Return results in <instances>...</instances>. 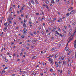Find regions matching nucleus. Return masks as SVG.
<instances>
[{
	"label": "nucleus",
	"instance_id": "nucleus-50",
	"mask_svg": "<svg viewBox=\"0 0 76 76\" xmlns=\"http://www.w3.org/2000/svg\"><path fill=\"white\" fill-rule=\"evenodd\" d=\"M70 63H72V62H73V60H71L70 61Z\"/></svg>",
	"mask_w": 76,
	"mask_h": 76
},
{
	"label": "nucleus",
	"instance_id": "nucleus-40",
	"mask_svg": "<svg viewBox=\"0 0 76 76\" xmlns=\"http://www.w3.org/2000/svg\"><path fill=\"white\" fill-rule=\"evenodd\" d=\"M30 35H31V36H33V34H32V33H31V34H30Z\"/></svg>",
	"mask_w": 76,
	"mask_h": 76
},
{
	"label": "nucleus",
	"instance_id": "nucleus-23",
	"mask_svg": "<svg viewBox=\"0 0 76 76\" xmlns=\"http://www.w3.org/2000/svg\"><path fill=\"white\" fill-rule=\"evenodd\" d=\"M35 2H36L37 4H38V2L37 0H35Z\"/></svg>",
	"mask_w": 76,
	"mask_h": 76
},
{
	"label": "nucleus",
	"instance_id": "nucleus-21",
	"mask_svg": "<svg viewBox=\"0 0 76 76\" xmlns=\"http://www.w3.org/2000/svg\"><path fill=\"white\" fill-rule=\"evenodd\" d=\"M35 57H36V56H33V59H36V58H35Z\"/></svg>",
	"mask_w": 76,
	"mask_h": 76
},
{
	"label": "nucleus",
	"instance_id": "nucleus-51",
	"mask_svg": "<svg viewBox=\"0 0 76 76\" xmlns=\"http://www.w3.org/2000/svg\"><path fill=\"white\" fill-rule=\"evenodd\" d=\"M13 56H16V54L15 53H14L13 54Z\"/></svg>",
	"mask_w": 76,
	"mask_h": 76
},
{
	"label": "nucleus",
	"instance_id": "nucleus-41",
	"mask_svg": "<svg viewBox=\"0 0 76 76\" xmlns=\"http://www.w3.org/2000/svg\"><path fill=\"white\" fill-rule=\"evenodd\" d=\"M7 54V55H10V53L8 52Z\"/></svg>",
	"mask_w": 76,
	"mask_h": 76
},
{
	"label": "nucleus",
	"instance_id": "nucleus-29",
	"mask_svg": "<svg viewBox=\"0 0 76 76\" xmlns=\"http://www.w3.org/2000/svg\"><path fill=\"white\" fill-rule=\"evenodd\" d=\"M17 41H18V42H19V41H21V39L20 40V39H18L17 40Z\"/></svg>",
	"mask_w": 76,
	"mask_h": 76
},
{
	"label": "nucleus",
	"instance_id": "nucleus-56",
	"mask_svg": "<svg viewBox=\"0 0 76 76\" xmlns=\"http://www.w3.org/2000/svg\"><path fill=\"white\" fill-rule=\"evenodd\" d=\"M20 12L21 13H23V12H22V10H20Z\"/></svg>",
	"mask_w": 76,
	"mask_h": 76
},
{
	"label": "nucleus",
	"instance_id": "nucleus-49",
	"mask_svg": "<svg viewBox=\"0 0 76 76\" xmlns=\"http://www.w3.org/2000/svg\"><path fill=\"white\" fill-rule=\"evenodd\" d=\"M39 15V13H37L36 14V15Z\"/></svg>",
	"mask_w": 76,
	"mask_h": 76
},
{
	"label": "nucleus",
	"instance_id": "nucleus-35",
	"mask_svg": "<svg viewBox=\"0 0 76 76\" xmlns=\"http://www.w3.org/2000/svg\"><path fill=\"white\" fill-rule=\"evenodd\" d=\"M59 20H63L62 19H61V18H59Z\"/></svg>",
	"mask_w": 76,
	"mask_h": 76
},
{
	"label": "nucleus",
	"instance_id": "nucleus-36",
	"mask_svg": "<svg viewBox=\"0 0 76 76\" xmlns=\"http://www.w3.org/2000/svg\"><path fill=\"white\" fill-rule=\"evenodd\" d=\"M40 69H41V70H44V69H43V67H42Z\"/></svg>",
	"mask_w": 76,
	"mask_h": 76
},
{
	"label": "nucleus",
	"instance_id": "nucleus-16",
	"mask_svg": "<svg viewBox=\"0 0 76 76\" xmlns=\"http://www.w3.org/2000/svg\"><path fill=\"white\" fill-rule=\"evenodd\" d=\"M46 2H45V3H46V4H48V3H49V1H46Z\"/></svg>",
	"mask_w": 76,
	"mask_h": 76
},
{
	"label": "nucleus",
	"instance_id": "nucleus-9",
	"mask_svg": "<svg viewBox=\"0 0 76 76\" xmlns=\"http://www.w3.org/2000/svg\"><path fill=\"white\" fill-rule=\"evenodd\" d=\"M23 26L24 28H26V24H25V23H24L23 24Z\"/></svg>",
	"mask_w": 76,
	"mask_h": 76
},
{
	"label": "nucleus",
	"instance_id": "nucleus-48",
	"mask_svg": "<svg viewBox=\"0 0 76 76\" xmlns=\"http://www.w3.org/2000/svg\"><path fill=\"white\" fill-rule=\"evenodd\" d=\"M52 32H54V31H55V30L54 29H53L52 30Z\"/></svg>",
	"mask_w": 76,
	"mask_h": 76
},
{
	"label": "nucleus",
	"instance_id": "nucleus-11",
	"mask_svg": "<svg viewBox=\"0 0 76 76\" xmlns=\"http://www.w3.org/2000/svg\"><path fill=\"white\" fill-rule=\"evenodd\" d=\"M32 75L34 76H36V75H37L36 74V73H35V72H33Z\"/></svg>",
	"mask_w": 76,
	"mask_h": 76
},
{
	"label": "nucleus",
	"instance_id": "nucleus-28",
	"mask_svg": "<svg viewBox=\"0 0 76 76\" xmlns=\"http://www.w3.org/2000/svg\"><path fill=\"white\" fill-rule=\"evenodd\" d=\"M59 36H60L61 37H63V35H62V34H59Z\"/></svg>",
	"mask_w": 76,
	"mask_h": 76
},
{
	"label": "nucleus",
	"instance_id": "nucleus-61",
	"mask_svg": "<svg viewBox=\"0 0 76 76\" xmlns=\"http://www.w3.org/2000/svg\"><path fill=\"white\" fill-rule=\"evenodd\" d=\"M52 39H54V37H52Z\"/></svg>",
	"mask_w": 76,
	"mask_h": 76
},
{
	"label": "nucleus",
	"instance_id": "nucleus-34",
	"mask_svg": "<svg viewBox=\"0 0 76 76\" xmlns=\"http://www.w3.org/2000/svg\"><path fill=\"white\" fill-rule=\"evenodd\" d=\"M51 58H50L49 59V61H51Z\"/></svg>",
	"mask_w": 76,
	"mask_h": 76
},
{
	"label": "nucleus",
	"instance_id": "nucleus-59",
	"mask_svg": "<svg viewBox=\"0 0 76 76\" xmlns=\"http://www.w3.org/2000/svg\"><path fill=\"white\" fill-rule=\"evenodd\" d=\"M50 72H52L53 71V69H50Z\"/></svg>",
	"mask_w": 76,
	"mask_h": 76
},
{
	"label": "nucleus",
	"instance_id": "nucleus-64",
	"mask_svg": "<svg viewBox=\"0 0 76 76\" xmlns=\"http://www.w3.org/2000/svg\"><path fill=\"white\" fill-rule=\"evenodd\" d=\"M75 58H76V52H75Z\"/></svg>",
	"mask_w": 76,
	"mask_h": 76
},
{
	"label": "nucleus",
	"instance_id": "nucleus-42",
	"mask_svg": "<svg viewBox=\"0 0 76 76\" xmlns=\"http://www.w3.org/2000/svg\"><path fill=\"white\" fill-rule=\"evenodd\" d=\"M57 2H58V3L60 1L59 0H56Z\"/></svg>",
	"mask_w": 76,
	"mask_h": 76
},
{
	"label": "nucleus",
	"instance_id": "nucleus-62",
	"mask_svg": "<svg viewBox=\"0 0 76 76\" xmlns=\"http://www.w3.org/2000/svg\"><path fill=\"white\" fill-rule=\"evenodd\" d=\"M60 62H58V64H60Z\"/></svg>",
	"mask_w": 76,
	"mask_h": 76
},
{
	"label": "nucleus",
	"instance_id": "nucleus-54",
	"mask_svg": "<svg viewBox=\"0 0 76 76\" xmlns=\"http://www.w3.org/2000/svg\"><path fill=\"white\" fill-rule=\"evenodd\" d=\"M48 29L49 30H50V31H51V28H48Z\"/></svg>",
	"mask_w": 76,
	"mask_h": 76
},
{
	"label": "nucleus",
	"instance_id": "nucleus-32",
	"mask_svg": "<svg viewBox=\"0 0 76 76\" xmlns=\"http://www.w3.org/2000/svg\"><path fill=\"white\" fill-rule=\"evenodd\" d=\"M58 31H61V29H60V28H58Z\"/></svg>",
	"mask_w": 76,
	"mask_h": 76
},
{
	"label": "nucleus",
	"instance_id": "nucleus-5",
	"mask_svg": "<svg viewBox=\"0 0 76 76\" xmlns=\"http://www.w3.org/2000/svg\"><path fill=\"white\" fill-rule=\"evenodd\" d=\"M71 37H72V36H70L69 38L70 39L68 41V42H69L71 40H73V37H72V38L71 39Z\"/></svg>",
	"mask_w": 76,
	"mask_h": 76
},
{
	"label": "nucleus",
	"instance_id": "nucleus-22",
	"mask_svg": "<svg viewBox=\"0 0 76 76\" xmlns=\"http://www.w3.org/2000/svg\"><path fill=\"white\" fill-rule=\"evenodd\" d=\"M24 37L25 36H24V35H23L21 36V38H24Z\"/></svg>",
	"mask_w": 76,
	"mask_h": 76
},
{
	"label": "nucleus",
	"instance_id": "nucleus-3",
	"mask_svg": "<svg viewBox=\"0 0 76 76\" xmlns=\"http://www.w3.org/2000/svg\"><path fill=\"white\" fill-rule=\"evenodd\" d=\"M11 16L9 17V18L7 19V20L8 21H9V20H10V19H11V20H13V18H12V19H11Z\"/></svg>",
	"mask_w": 76,
	"mask_h": 76
},
{
	"label": "nucleus",
	"instance_id": "nucleus-4",
	"mask_svg": "<svg viewBox=\"0 0 76 76\" xmlns=\"http://www.w3.org/2000/svg\"><path fill=\"white\" fill-rule=\"evenodd\" d=\"M75 11L76 12V10H73L72 11L70 12V14H71V15L73 13H75Z\"/></svg>",
	"mask_w": 76,
	"mask_h": 76
},
{
	"label": "nucleus",
	"instance_id": "nucleus-33",
	"mask_svg": "<svg viewBox=\"0 0 76 76\" xmlns=\"http://www.w3.org/2000/svg\"><path fill=\"white\" fill-rule=\"evenodd\" d=\"M3 34V32H2V33H1V34H0V36H1V37H2V36L1 35H2Z\"/></svg>",
	"mask_w": 76,
	"mask_h": 76
},
{
	"label": "nucleus",
	"instance_id": "nucleus-44",
	"mask_svg": "<svg viewBox=\"0 0 76 76\" xmlns=\"http://www.w3.org/2000/svg\"><path fill=\"white\" fill-rule=\"evenodd\" d=\"M67 3H68V4H70V2L69 1H67Z\"/></svg>",
	"mask_w": 76,
	"mask_h": 76
},
{
	"label": "nucleus",
	"instance_id": "nucleus-57",
	"mask_svg": "<svg viewBox=\"0 0 76 76\" xmlns=\"http://www.w3.org/2000/svg\"><path fill=\"white\" fill-rule=\"evenodd\" d=\"M24 50H25V49H24V48H23V49H22V51H24Z\"/></svg>",
	"mask_w": 76,
	"mask_h": 76
},
{
	"label": "nucleus",
	"instance_id": "nucleus-13",
	"mask_svg": "<svg viewBox=\"0 0 76 76\" xmlns=\"http://www.w3.org/2000/svg\"><path fill=\"white\" fill-rule=\"evenodd\" d=\"M37 39H36V40H34V41H33V44H35V42H36V41H37Z\"/></svg>",
	"mask_w": 76,
	"mask_h": 76
},
{
	"label": "nucleus",
	"instance_id": "nucleus-37",
	"mask_svg": "<svg viewBox=\"0 0 76 76\" xmlns=\"http://www.w3.org/2000/svg\"><path fill=\"white\" fill-rule=\"evenodd\" d=\"M8 68V67H6L5 68H4V70H5V69H7Z\"/></svg>",
	"mask_w": 76,
	"mask_h": 76
},
{
	"label": "nucleus",
	"instance_id": "nucleus-24",
	"mask_svg": "<svg viewBox=\"0 0 76 76\" xmlns=\"http://www.w3.org/2000/svg\"><path fill=\"white\" fill-rule=\"evenodd\" d=\"M54 50H55V48H52L51 49V50L52 51H54Z\"/></svg>",
	"mask_w": 76,
	"mask_h": 76
},
{
	"label": "nucleus",
	"instance_id": "nucleus-39",
	"mask_svg": "<svg viewBox=\"0 0 76 76\" xmlns=\"http://www.w3.org/2000/svg\"><path fill=\"white\" fill-rule=\"evenodd\" d=\"M5 61H6V62H7V61H8L7 60V59H6L5 60Z\"/></svg>",
	"mask_w": 76,
	"mask_h": 76
},
{
	"label": "nucleus",
	"instance_id": "nucleus-26",
	"mask_svg": "<svg viewBox=\"0 0 76 76\" xmlns=\"http://www.w3.org/2000/svg\"><path fill=\"white\" fill-rule=\"evenodd\" d=\"M29 23H30V24H32V22H31V21H29Z\"/></svg>",
	"mask_w": 76,
	"mask_h": 76
},
{
	"label": "nucleus",
	"instance_id": "nucleus-46",
	"mask_svg": "<svg viewBox=\"0 0 76 76\" xmlns=\"http://www.w3.org/2000/svg\"><path fill=\"white\" fill-rule=\"evenodd\" d=\"M56 67H58V64H56Z\"/></svg>",
	"mask_w": 76,
	"mask_h": 76
},
{
	"label": "nucleus",
	"instance_id": "nucleus-30",
	"mask_svg": "<svg viewBox=\"0 0 76 76\" xmlns=\"http://www.w3.org/2000/svg\"><path fill=\"white\" fill-rule=\"evenodd\" d=\"M53 28L54 29H57V27L56 26H54Z\"/></svg>",
	"mask_w": 76,
	"mask_h": 76
},
{
	"label": "nucleus",
	"instance_id": "nucleus-63",
	"mask_svg": "<svg viewBox=\"0 0 76 76\" xmlns=\"http://www.w3.org/2000/svg\"><path fill=\"white\" fill-rule=\"evenodd\" d=\"M40 75L41 76H42L43 75V73H41Z\"/></svg>",
	"mask_w": 76,
	"mask_h": 76
},
{
	"label": "nucleus",
	"instance_id": "nucleus-18",
	"mask_svg": "<svg viewBox=\"0 0 76 76\" xmlns=\"http://www.w3.org/2000/svg\"><path fill=\"white\" fill-rule=\"evenodd\" d=\"M55 32L56 33V34H58V35H59V34H59V33H58V31H56Z\"/></svg>",
	"mask_w": 76,
	"mask_h": 76
},
{
	"label": "nucleus",
	"instance_id": "nucleus-55",
	"mask_svg": "<svg viewBox=\"0 0 76 76\" xmlns=\"http://www.w3.org/2000/svg\"><path fill=\"white\" fill-rule=\"evenodd\" d=\"M17 61H20V59H17Z\"/></svg>",
	"mask_w": 76,
	"mask_h": 76
},
{
	"label": "nucleus",
	"instance_id": "nucleus-15",
	"mask_svg": "<svg viewBox=\"0 0 76 76\" xmlns=\"http://www.w3.org/2000/svg\"><path fill=\"white\" fill-rule=\"evenodd\" d=\"M69 15H70V14H69V13H67L66 14V16H67V17H68V16H69Z\"/></svg>",
	"mask_w": 76,
	"mask_h": 76
},
{
	"label": "nucleus",
	"instance_id": "nucleus-12",
	"mask_svg": "<svg viewBox=\"0 0 76 76\" xmlns=\"http://www.w3.org/2000/svg\"><path fill=\"white\" fill-rule=\"evenodd\" d=\"M38 19H39V20H40V21H42V19L41 18H40V17H39Z\"/></svg>",
	"mask_w": 76,
	"mask_h": 76
},
{
	"label": "nucleus",
	"instance_id": "nucleus-43",
	"mask_svg": "<svg viewBox=\"0 0 76 76\" xmlns=\"http://www.w3.org/2000/svg\"><path fill=\"white\" fill-rule=\"evenodd\" d=\"M62 36H64V37H65V36H66V35L64 34H62Z\"/></svg>",
	"mask_w": 76,
	"mask_h": 76
},
{
	"label": "nucleus",
	"instance_id": "nucleus-38",
	"mask_svg": "<svg viewBox=\"0 0 76 76\" xmlns=\"http://www.w3.org/2000/svg\"><path fill=\"white\" fill-rule=\"evenodd\" d=\"M3 21V19H2L1 20H0L1 23H2V21Z\"/></svg>",
	"mask_w": 76,
	"mask_h": 76
},
{
	"label": "nucleus",
	"instance_id": "nucleus-31",
	"mask_svg": "<svg viewBox=\"0 0 76 76\" xmlns=\"http://www.w3.org/2000/svg\"><path fill=\"white\" fill-rule=\"evenodd\" d=\"M2 72L3 73H5V71L3 70L2 71Z\"/></svg>",
	"mask_w": 76,
	"mask_h": 76
},
{
	"label": "nucleus",
	"instance_id": "nucleus-53",
	"mask_svg": "<svg viewBox=\"0 0 76 76\" xmlns=\"http://www.w3.org/2000/svg\"><path fill=\"white\" fill-rule=\"evenodd\" d=\"M14 44V43H13V42H12L11 43V45H13V44Z\"/></svg>",
	"mask_w": 76,
	"mask_h": 76
},
{
	"label": "nucleus",
	"instance_id": "nucleus-27",
	"mask_svg": "<svg viewBox=\"0 0 76 76\" xmlns=\"http://www.w3.org/2000/svg\"><path fill=\"white\" fill-rule=\"evenodd\" d=\"M20 56H22V52H21L20 55Z\"/></svg>",
	"mask_w": 76,
	"mask_h": 76
},
{
	"label": "nucleus",
	"instance_id": "nucleus-6",
	"mask_svg": "<svg viewBox=\"0 0 76 76\" xmlns=\"http://www.w3.org/2000/svg\"><path fill=\"white\" fill-rule=\"evenodd\" d=\"M59 60L62 59V60H64V58L62 56H61V57H59Z\"/></svg>",
	"mask_w": 76,
	"mask_h": 76
},
{
	"label": "nucleus",
	"instance_id": "nucleus-25",
	"mask_svg": "<svg viewBox=\"0 0 76 76\" xmlns=\"http://www.w3.org/2000/svg\"><path fill=\"white\" fill-rule=\"evenodd\" d=\"M64 28H65V29H67V26H64Z\"/></svg>",
	"mask_w": 76,
	"mask_h": 76
},
{
	"label": "nucleus",
	"instance_id": "nucleus-47",
	"mask_svg": "<svg viewBox=\"0 0 76 76\" xmlns=\"http://www.w3.org/2000/svg\"><path fill=\"white\" fill-rule=\"evenodd\" d=\"M56 56H57V55H55V58H57V57Z\"/></svg>",
	"mask_w": 76,
	"mask_h": 76
},
{
	"label": "nucleus",
	"instance_id": "nucleus-7",
	"mask_svg": "<svg viewBox=\"0 0 76 76\" xmlns=\"http://www.w3.org/2000/svg\"><path fill=\"white\" fill-rule=\"evenodd\" d=\"M74 47L76 48V40H75L74 43Z\"/></svg>",
	"mask_w": 76,
	"mask_h": 76
},
{
	"label": "nucleus",
	"instance_id": "nucleus-14",
	"mask_svg": "<svg viewBox=\"0 0 76 76\" xmlns=\"http://www.w3.org/2000/svg\"><path fill=\"white\" fill-rule=\"evenodd\" d=\"M6 29H7V27H4V31H6Z\"/></svg>",
	"mask_w": 76,
	"mask_h": 76
},
{
	"label": "nucleus",
	"instance_id": "nucleus-1",
	"mask_svg": "<svg viewBox=\"0 0 76 76\" xmlns=\"http://www.w3.org/2000/svg\"><path fill=\"white\" fill-rule=\"evenodd\" d=\"M27 31V29H26L24 28V30L23 31V32L24 34H26Z\"/></svg>",
	"mask_w": 76,
	"mask_h": 76
},
{
	"label": "nucleus",
	"instance_id": "nucleus-8",
	"mask_svg": "<svg viewBox=\"0 0 76 76\" xmlns=\"http://www.w3.org/2000/svg\"><path fill=\"white\" fill-rule=\"evenodd\" d=\"M31 2L32 4H33L34 5L35 4V2H34V0H31Z\"/></svg>",
	"mask_w": 76,
	"mask_h": 76
},
{
	"label": "nucleus",
	"instance_id": "nucleus-19",
	"mask_svg": "<svg viewBox=\"0 0 76 76\" xmlns=\"http://www.w3.org/2000/svg\"><path fill=\"white\" fill-rule=\"evenodd\" d=\"M51 3H53V4L55 3V2H54V1H51Z\"/></svg>",
	"mask_w": 76,
	"mask_h": 76
},
{
	"label": "nucleus",
	"instance_id": "nucleus-52",
	"mask_svg": "<svg viewBox=\"0 0 76 76\" xmlns=\"http://www.w3.org/2000/svg\"><path fill=\"white\" fill-rule=\"evenodd\" d=\"M42 34H44V32L43 31H42Z\"/></svg>",
	"mask_w": 76,
	"mask_h": 76
},
{
	"label": "nucleus",
	"instance_id": "nucleus-20",
	"mask_svg": "<svg viewBox=\"0 0 76 76\" xmlns=\"http://www.w3.org/2000/svg\"><path fill=\"white\" fill-rule=\"evenodd\" d=\"M63 64H66V61H63Z\"/></svg>",
	"mask_w": 76,
	"mask_h": 76
},
{
	"label": "nucleus",
	"instance_id": "nucleus-17",
	"mask_svg": "<svg viewBox=\"0 0 76 76\" xmlns=\"http://www.w3.org/2000/svg\"><path fill=\"white\" fill-rule=\"evenodd\" d=\"M12 9H13V8H12V7H11V8H10L9 10V11H12Z\"/></svg>",
	"mask_w": 76,
	"mask_h": 76
},
{
	"label": "nucleus",
	"instance_id": "nucleus-2",
	"mask_svg": "<svg viewBox=\"0 0 76 76\" xmlns=\"http://www.w3.org/2000/svg\"><path fill=\"white\" fill-rule=\"evenodd\" d=\"M8 23L7 22L5 23H4V25H5V27H7L9 26V24L7 25Z\"/></svg>",
	"mask_w": 76,
	"mask_h": 76
},
{
	"label": "nucleus",
	"instance_id": "nucleus-10",
	"mask_svg": "<svg viewBox=\"0 0 76 76\" xmlns=\"http://www.w3.org/2000/svg\"><path fill=\"white\" fill-rule=\"evenodd\" d=\"M53 59H51V64H52V65H53V64H54V62H53Z\"/></svg>",
	"mask_w": 76,
	"mask_h": 76
},
{
	"label": "nucleus",
	"instance_id": "nucleus-45",
	"mask_svg": "<svg viewBox=\"0 0 76 76\" xmlns=\"http://www.w3.org/2000/svg\"><path fill=\"white\" fill-rule=\"evenodd\" d=\"M31 48H34V47L32 45H31Z\"/></svg>",
	"mask_w": 76,
	"mask_h": 76
},
{
	"label": "nucleus",
	"instance_id": "nucleus-60",
	"mask_svg": "<svg viewBox=\"0 0 76 76\" xmlns=\"http://www.w3.org/2000/svg\"><path fill=\"white\" fill-rule=\"evenodd\" d=\"M23 9H24L23 7H22L21 8V10H23Z\"/></svg>",
	"mask_w": 76,
	"mask_h": 76
},
{
	"label": "nucleus",
	"instance_id": "nucleus-58",
	"mask_svg": "<svg viewBox=\"0 0 76 76\" xmlns=\"http://www.w3.org/2000/svg\"><path fill=\"white\" fill-rule=\"evenodd\" d=\"M13 7H15V5H14L12 6Z\"/></svg>",
	"mask_w": 76,
	"mask_h": 76
}]
</instances>
